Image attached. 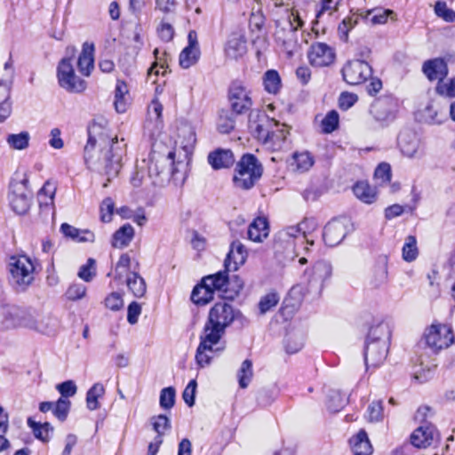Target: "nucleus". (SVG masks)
Here are the masks:
<instances>
[{"label":"nucleus","mask_w":455,"mask_h":455,"mask_svg":"<svg viewBox=\"0 0 455 455\" xmlns=\"http://www.w3.org/2000/svg\"><path fill=\"white\" fill-rule=\"evenodd\" d=\"M176 392L172 387H164L160 394V406L163 409L170 410L175 403Z\"/></svg>","instance_id":"nucleus-51"},{"label":"nucleus","mask_w":455,"mask_h":455,"mask_svg":"<svg viewBox=\"0 0 455 455\" xmlns=\"http://www.w3.org/2000/svg\"><path fill=\"white\" fill-rule=\"evenodd\" d=\"M238 311L228 302L216 303L209 312L208 320L204 327L203 334L208 337L209 340H220L226 329L236 318Z\"/></svg>","instance_id":"nucleus-3"},{"label":"nucleus","mask_w":455,"mask_h":455,"mask_svg":"<svg viewBox=\"0 0 455 455\" xmlns=\"http://www.w3.org/2000/svg\"><path fill=\"white\" fill-rule=\"evenodd\" d=\"M247 52L246 40L243 36L232 34L225 46V53L228 58L237 60Z\"/></svg>","instance_id":"nucleus-23"},{"label":"nucleus","mask_w":455,"mask_h":455,"mask_svg":"<svg viewBox=\"0 0 455 455\" xmlns=\"http://www.w3.org/2000/svg\"><path fill=\"white\" fill-rule=\"evenodd\" d=\"M38 318H40V323H36L34 322V331L45 333L50 331L53 328L54 320L51 315L38 314Z\"/></svg>","instance_id":"nucleus-53"},{"label":"nucleus","mask_w":455,"mask_h":455,"mask_svg":"<svg viewBox=\"0 0 455 455\" xmlns=\"http://www.w3.org/2000/svg\"><path fill=\"white\" fill-rule=\"evenodd\" d=\"M374 178L379 181V184H385L390 181L391 167L387 163H381L378 165L374 172Z\"/></svg>","instance_id":"nucleus-57"},{"label":"nucleus","mask_w":455,"mask_h":455,"mask_svg":"<svg viewBox=\"0 0 455 455\" xmlns=\"http://www.w3.org/2000/svg\"><path fill=\"white\" fill-rule=\"evenodd\" d=\"M308 277V284L319 291L323 289V283L331 275V266L324 260L317 261L309 272H306Z\"/></svg>","instance_id":"nucleus-16"},{"label":"nucleus","mask_w":455,"mask_h":455,"mask_svg":"<svg viewBox=\"0 0 455 455\" xmlns=\"http://www.w3.org/2000/svg\"><path fill=\"white\" fill-rule=\"evenodd\" d=\"M303 20L298 14L291 13L290 20L287 23V28H279L277 24V29L275 33V40L281 42L285 50L289 52H291L290 49L291 43L294 41V32L303 26Z\"/></svg>","instance_id":"nucleus-14"},{"label":"nucleus","mask_w":455,"mask_h":455,"mask_svg":"<svg viewBox=\"0 0 455 455\" xmlns=\"http://www.w3.org/2000/svg\"><path fill=\"white\" fill-rule=\"evenodd\" d=\"M439 439V433L435 427L425 422L416 428L411 435V443L417 448H427Z\"/></svg>","instance_id":"nucleus-13"},{"label":"nucleus","mask_w":455,"mask_h":455,"mask_svg":"<svg viewBox=\"0 0 455 455\" xmlns=\"http://www.w3.org/2000/svg\"><path fill=\"white\" fill-rule=\"evenodd\" d=\"M152 425L154 430L157 433V443L161 444L163 442L162 436L165 430L171 427L170 419L167 416L161 414L157 417L152 418Z\"/></svg>","instance_id":"nucleus-47"},{"label":"nucleus","mask_w":455,"mask_h":455,"mask_svg":"<svg viewBox=\"0 0 455 455\" xmlns=\"http://www.w3.org/2000/svg\"><path fill=\"white\" fill-rule=\"evenodd\" d=\"M86 295V286L82 283L71 284L67 291L66 296L68 300H78L83 299Z\"/></svg>","instance_id":"nucleus-55"},{"label":"nucleus","mask_w":455,"mask_h":455,"mask_svg":"<svg viewBox=\"0 0 455 455\" xmlns=\"http://www.w3.org/2000/svg\"><path fill=\"white\" fill-rule=\"evenodd\" d=\"M58 391L63 397H69L76 395L77 387L74 381L67 380L57 386Z\"/></svg>","instance_id":"nucleus-64"},{"label":"nucleus","mask_w":455,"mask_h":455,"mask_svg":"<svg viewBox=\"0 0 455 455\" xmlns=\"http://www.w3.org/2000/svg\"><path fill=\"white\" fill-rule=\"evenodd\" d=\"M200 339L201 341L196 354V361L201 368H204L210 364L212 357L211 354L214 352L213 346L217 345L220 341L217 339L209 340L208 337L204 334L201 335ZM221 350H223V347L215 349V351Z\"/></svg>","instance_id":"nucleus-19"},{"label":"nucleus","mask_w":455,"mask_h":455,"mask_svg":"<svg viewBox=\"0 0 455 455\" xmlns=\"http://www.w3.org/2000/svg\"><path fill=\"white\" fill-rule=\"evenodd\" d=\"M293 158L296 162L297 169L301 172L308 171L314 164V157L308 151L295 153Z\"/></svg>","instance_id":"nucleus-48"},{"label":"nucleus","mask_w":455,"mask_h":455,"mask_svg":"<svg viewBox=\"0 0 455 455\" xmlns=\"http://www.w3.org/2000/svg\"><path fill=\"white\" fill-rule=\"evenodd\" d=\"M436 92L440 95L455 98V77L448 82H439L436 86Z\"/></svg>","instance_id":"nucleus-59"},{"label":"nucleus","mask_w":455,"mask_h":455,"mask_svg":"<svg viewBox=\"0 0 455 455\" xmlns=\"http://www.w3.org/2000/svg\"><path fill=\"white\" fill-rule=\"evenodd\" d=\"M71 403L69 400L60 397L54 403L53 414L60 421H64L68 414Z\"/></svg>","instance_id":"nucleus-50"},{"label":"nucleus","mask_w":455,"mask_h":455,"mask_svg":"<svg viewBox=\"0 0 455 455\" xmlns=\"http://www.w3.org/2000/svg\"><path fill=\"white\" fill-rule=\"evenodd\" d=\"M263 172L262 164L252 154H245L237 162L233 181L241 189H250L260 179Z\"/></svg>","instance_id":"nucleus-4"},{"label":"nucleus","mask_w":455,"mask_h":455,"mask_svg":"<svg viewBox=\"0 0 455 455\" xmlns=\"http://www.w3.org/2000/svg\"><path fill=\"white\" fill-rule=\"evenodd\" d=\"M105 306L113 311H118L124 307V299L119 292H112L105 299Z\"/></svg>","instance_id":"nucleus-60"},{"label":"nucleus","mask_w":455,"mask_h":455,"mask_svg":"<svg viewBox=\"0 0 455 455\" xmlns=\"http://www.w3.org/2000/svg\"><path fill=\"white\" fill-rule=\"evenodd\" d=\"M115 209V203L110 197L105 198L100 204V219L103 222H110Z\"/></svg>","instance_id":"nucleus-56"},{"label":"nucleus","mask_w":455,"mask_h":455,"mask_svg":"<svg viewBox=\"0 0 455 455\" xmlns=\"http://www.w3.org/2000/svg\"><path fill=\"white\" fill-rule=\"evenodd\" d=\"M235 114L228 110H221L218 121V130L221 133H229L234 130L235 124Z\"/></svg>","instance_id":"nucleus-38"},{"label":"nucleus","mask_w":455,"mask_h":455,"mask_svg":"<svg viewBox=\"0 0 455 455\" xmlns=\"http://www.w3.org/2000/svg\"><path fill=\"white\" fill-rule=\"evenodd\" d=\"M123 148L117 137L111 136L100 124H93L88 129V140L84 147V162L87 167L107 177L103 187L116 178L122 167Z\"/></svg>","instance_id":"nucleus-1"},{"label":"nucleus","mask_w":455,"mask_h":455,"mask_svg":"<svg viewBox=\"0 0 455 455\" xmlns=\"http://www.w3.org/2000/svg\"><path fill=\"white\" fill-rule=\"evenodd\" d=\"M422 70L427 77L431 81L438 80L441 82L448 74L447 64L441 58H435L425 61Z\"/></svg>","instance_id":"nucleus-22"},{"label":"nucleus","mask_w":455,"mask_h":455,"mask_svg":"<svg viewBox=\"0 0 455 455\" xmlns=\"http://www.w3.org/2000/svg\"><path fill=\"white\" fill-rule=\"evenodd\" d=\"M235 162L231 150L218 148L208 155V163L214 170L230 167Z\"/></svg>","instance_id":"nucleus-24"},{"label":"nucleus","mask_w":455,"mask_h":455,"mask_svg":"<svg viewBox=\"0 0 455 455\" xmlns=\"http://www.w3.org/2000/svg\"><path fill=\"white\" fill-rule=\"evenodd\" d=\"M246 258L247 251L243 244L239 241H234L224 262L226 269L228 271L236 270L240 265L245 262Z\"/></svg>","instance_id":"nucleus-20"},{"label":"nucleus","mask_w":455,"mask_h":455,"mask_svg":"<svg viewBox=\"0 0 455 455\" xmlns=\"http://www.w3.org/2000/svg\"><path fill=\"white\" fill-rule=\"evenodd\" d=\"M369 421H379L383 418V406L381 401H373L367 409Z\"/></svg>","instance_id":"nucleus-58"},{"label":"nucleus","mask_w":455,"mask_h":455,"mask_svg":"<svg viewBox=\"0 0 455 455\" xmlns=\"http://www.w3.org/2000/svg\"><path fill=\"white\" fill-rule=\"evenodd\" d=\"M213 299V292L212 290L205 285V283L202 281V283L196 285L191 293V300L195 304L198 305H205L210 302Z\"/></svg>","instance_id":"nucleus-36"},{"label":"nucleus","mask_w":455,"mask_h":455,"mask_svg":"<svg viewBox=\"0 0 455 455\" xmlns=\"http://www.w3.org/2000/svg\"><path fill=\"white\" fill-rule=\"evenodd\" d=\"M28 425L31 427L34 435L43 442H48L50 432L53 431V427L50 423L44 424L34 421L31 418L28 419Z\"/></svg>","instance_id":"nucleus-37"},{"label":"nucleus","mask_w":455,"mask_h":455,"mask_svg":"<svg viewBox=\"0 0 455 455\" xmlns=\"http://www.w3.org/2000/svg\"><path fill=\"white\" fill-rule=\"evenodd\" d=\"M435 12L438 17L443 18L445 21L451 22L455 20V12L448 8L445 2H436Z\"/></svg>","instance_id":"nucleus-54"},{"label":"nucleus","mask_w":455,"mask_h":455,"mask_svg":"<svg viewBox=\"0 0 455 455\" xmlns=\"http://www.w3.org/2000/svg\"><path fill=\"white\" fill-rule=\"evenodd\" d=\"M372 75V68L368 62L354 60L347 61L342 68L344 81L350 85L364 83Z\"/></svg>","instance_id":"nucleus-10"},{"label":"nucleus","mask_w":455,"mask_h":455,"mask_svg":"<svg viewBox=\"0 0 455 455\" xmlns=\"http://www.w3.org/2000/svg\"><path fill=\"white\" fill-rule=\"evenodd\" d=\"M93 52L94 45L92 44L86 42L83 44L82 52L77 60V67L80 73L85 76H89L94 68Z\"/></svg>","instance_id":"nucleus-26"},{"label":"nucleus","mask_w":455,"mask_h":455,"mask_svg":"<svg viewBox=\"0 0 455 455\" xmlns=\"http://www.w3.org/2000/svg\"><path fill=\"white\" fill-rule=\"evenodd\" d=\"M197 383L196 379L189 381L188 386L185 387L182 397L184 402L189 406H193L195 403V395L196 391Z\"/></svg>","instance_id":"nucleus-62"},{"label":"nucleus","mask_w":455,"mask_h":455,"mask_svg":"<svg viewBox=\"0 0 455 455\" xmlns=\"http://www.w3.org/2000/svg\"><path fill=\"white\" fill-rule=\"evenodd\" d=\"M355 196L365 204H372L376 201L377 192L365 181H358L353 187Z\"/></svg>","instance_id":"nucleus-32"},{"label":"nucleus","mask_w":455,"mask_h":455,"mask_svg":"<svg viewBox=\"0 0 455 455\" xmlns=\"http://www.w3.org/2000/svg\"><path fill=\"white\" fill-rule=\"evenodd\" d=\"M390 331L387 324H379L369 331L364 348L366 367H377L387 357L390 339Z\"/></svg>","instance_id":"nucleus-2"},{"label":"nucleus","mask_w":455,"mask_h":455,"mask_svg":"<svg viewBox=\"0 0 455 455\" xmlns=\"http://www.w3.org/2000/svg\"><path fill=\"white\" fill-rule=\"evenodd\" d=\"M95 260L93 259H89L85 265H83L79 271L78 276L85 282H90L92 280L95 275Z\"/></svg>","instance_id":"nucleus-61"},{"label":"nucleus","mask_w":455,"mask_h":455,"mask_svg":"<svg viewBox=\"0 0 455 455\" xmlns=\"http://www.w3.org/2000/svg\"><path fill=\"white\" fill-rule=\"evenodd\" d=\"M228 100L231 109L235 115L245 114L252 107L251 92L240 81H235L231 84L228 92Z\"/></svg>","instance_id":"nucleus-9"},{"label":"nucleus","mask_w":455,"mask_h":455,"mask_svg":"<svg viewBox=\"0 0 455 455\" xmlns=\"http://www.w3.org/2000/svg\"><path fill=\"white\" fill-rule=\"evenodd\" d=\"M22 307L16 305H4L0 307V328L12 330L19 328Z\"/></svg>","instance_id":"nucleus-18"},{"label":"nucleus","mask_w":455,"mask_h":455,"mask_svg":"<svg viewBox=\"0 0 455 455\" xmlns=\"http://www.w3.org/2000/svg\"><path fill=\"white\" fill-rule=\"evenodd\" d=\"M391 105L390 100H379L371 105V112L377 120L385 121L392 116Z\"/></svg>","instance_id":"nucleus-35"},{"label":"nucleus","mask_w":455,"mask_h":455,"mask_svg":"<svg viewBox=\"0 0 455 455\" xmlns=\"http://www.w3.org/2000/svg\"><path fill=\"white\" fill-rule=\"evenodd\" d=\"M347 400L339 392L333 390L328 396L327 408L331 412L339 411L346 404Z\"/></svg>","instance_id":"nucleus-49"},{"label":"nucleus","mask_w":455,"mask_h":455,"mask_svg":"<svg viewBox=\"0 0 455 455\" xmlns=\"http://www.w3.org/2000/svg\"><path fill=\"white\" fill-rule=\"evenodd\" d=\"M289 130L283 124L275 121V126L271 130L268 138H267L264 145L274 151L281 150L287 145V136Z\"/></svg>","instance_id":"nucleus-21"},{"label":"nucleus","mask_w":455,"mask_h":455,"mask_svg":"<svg viewBox=\"0 0 455 455\" xmlns=\"http://www.w3.org/2000/svg\"><path fill=\"white\" fill-rule=\"evenodd\" d=\"M56 186L53 182L46 181L37 194L39 207L42 212L50 209L54 212V196L56 193Z\"/></svg>","instance_id":"nucleus-27"},{"label":"nucleus","mask_w":455,"mask_h":455,"mask_svg":"<svg viewBox=\"0 0 455 455\" xmlns=\"http://www.w3.org/2000/svg\"><path fill=\"white\" fill-rule=\"evenodd\" d=\"M128 289L135 297L141 298L147 291L145 280L136 272H130L126 277Z\"/></svg>","instance_id":"nucleus-34"},{"label":"nucleus","mask_w":455,"mask_h":455,"mask_svg":"<svg viewBox=\"0 0 455 455\" xmlns=\"http://www.w3.org/2000/svg\"><path fill=\"white\" fill-rule=\"evenodd\" d=\"M9 269L11 283L18 291H25L34 281L35 266L26 255L12 256Z\"/></svg>","instance_id":"nucleus-5"},{"label":"nucleus","mask_w":455,"mask_h":455,"mask_svg":"<svg viewBox=\"0 0 455 455\" xmlns=\"http://www.w3.org/2000/svg\"><path fill=\"white\" fill-rule=\"evenodd\" d=\"M403 259L407 262H411L416 259L419 254L417 247V240L414 235H409L405 239L403 246Z\"/></svg>","instance_id":"nucleus-43"},{"label":"nucleus","mask_w":455,"mask_h":455,"mask_svg":"<svg viewBox=\"0 0 455 455\" xmlns=\"http://www.w3.org/2000/svg\"><path fill=\"white\" fill-rule=\"evenodd\" d=\"M200 57V50L185 47L180 54V65L183 68H188L195 65Z\"/></svg>","instance_id":"nucleus-45"},{"label":"nucleus","mask_w":455,"mask_h":455,"mask_svg":"<svg viewBox=\"0 0 455 455\" xmlns=\"http://www.w3.org/2000/svg\"><path fill=\"white\" fill-rule=\"evenodd\" d=\"M350 446L355 455H371L372 446L364 430H360L350 441Z\"/></svg>","instance_id":"nucleus-28"},{"label":"nucleus","mask_w":455,"mask_h":455,"mask_svg":"<svg viewBox=\"0 0 455 455\" xmlns=\"http://www.w3.org/2000/svg\"><path fill=\"white\" fill-rule=\"evenodd\" d=\"M133 235V228L130 224H125L114 233L112 245L116 248H124L129 245Z\"/></svg>","instance_id":"nucleus-31"},{"label":"nucleus","mask_w":455,"mask_h":455,"mask_svg":"<svg viewBox=\"0 0 455 455\" xmlns=\"http://www.w3.org/2000/svg\"><path fill=\"white\" fill-rule=\"evenodd\" d=\"M308 59L313 66L326 67L334 61L335 52L328 44L324 43H315L310 47Z\"/></svg>","instance_id":"nucleus-15"},{"label":"nucleus","mask_w":455,"mask_h":455,"mask_svg":"<svg viewBox=\"0 0 455 455\" xmlns=\"http://www.w3.org/2000/svg\"><path fill=\"white\" fill-rule=\"evenodd\" d=\"M57 77L60 87L69 92H82L86 88L84 79L77 76L72 63V58H63L57 68Z\"/></svg>","instance_id":"nucleus-6"},{"label":"nucleus","mask_w":455,"mask_h":455,"mask_svg":"<svg viewBox=\"0 0 455 455\" xmlns=\"http://www.w3.org/2000/svg\"><path fill=\"white\" fill-rule=\"evenodd\" d=\"M29 133L28 132H21L18 134H9L6 141L11 148L17 150H22L28 147Z\"/></svg>","instance_id":"nucleus-44"},{"label":"nucleus","mask_w":455,"mask_h":455,"mask_svg":"<svg viewBox=\"0 0 455 455\" xmlns=\"http://www.w3.org/2000/svg\"><path fill=\"white\" fill-rule=\"evenodd\" d=\"M130 264V256L127 253L122 254L116 266V278L121 279L123 274L129 269Z\"/></svg>","instance_id":"nucleus-63"},{"label":"nucleus","mask_w":455,"mask_h":455,"mask_svg":"<svg viewBox=\"0 0 455 455\" xmlns=\"http://www.w3.org/2000/svg\"><path fill=\"white\" fill-rule=\"evenodd\" d=\"M248 238L253 242H262L268 235V223L265 218L255 219L248 227Z\"/></svg>","instance_id":"nucleus-29"},{"label":"nucleus","mask_w":455,"mask_h":455,"mask_svg":"<svg viewBox=\"0 0 455 455\" xmlns=\"http://www.w3.org/2000/svg\"><path fill=\"white\" fill-rule=\"evenodd\" d=\"M128 86L124 81L118 80L115 90L114 106L118 113H124L128 107Z\"/></svg>","instance_id":"nucleus-33"},{"label":"nucleus","mask_w":455,"mask_h":455,"mask_svg":"<svg viewBox=\"0 0 455 455\" xmlns=\"http://www.w3.org/2000/svg\"><path fill=\"white\" fill-rule=\"evenodd\" d=\"M392 15H394V12L391 10L374 9L368 11L363 18L366 22L376 25L386 23L388 17Z\"/></svg>","instance_id":"nucleus-41"},{"label":"nucleus","mask_w":455,"mask_h":455,"mask_svg":"<svg viewBox=\"0 0 455 455\" xmlns=\"http://www.w3.org/2000/svg\"><path fill=\"white\" fill-rule=\"evenodd\" d=\"M253 376L252 363L251 360L246 359L242 363V365L237 372L239 387L246 388Z\"/></svg>","instance_id":"nucleus-42"},{"label":"nucleus","mask_w":455,"mask_h":455,"mask_svg":"<svg viewBox=\"0 0 455 455\" xmlns=\"http://www.w3.org/2000/svg\"><path fill=\"white\" fill-rule=\"evenodd\" d=\"M105 389L102 384H94L87 392L86 403L90 411H95L100 407L98 398L104 395Z\"/></svg>","instance_id":"nucleus-40"},{"label":"nucleus","mask_w":455,"mask_h":455,"mask_svg":"<svg viewBox=\"0 0 455 455\" xmlns=\"http://www.w3.org/2000/svg\"><path fill=\"white\" fill-rule=\"evenodd\" d=\"M452 329L446 324H432L425 332L427 345L435 352L447 348L454 342Z\"/></svg>","instance_id":"nucleus-8"},{"label":"nucleus","mask_w":455,"mask_h":455,"mask_svg":"<svg viewBox=\"0 0 455 455\" xmlns=\"http://www.w3.org/2000/svg\"><path fill=\"white\" fill-rule=\"evenodd\" d=\"M263 84L267 92L277 93L281 88V78L277 71L267 70L264 75Z\"/></svg>","instance_id":"nucleus-39"},{"label":"nucleus","mask_w":455,"mask_h":455,"mask_svg":"<svg viewBox=\"0 0 455 455\" xmlns=\"http://www.w3.org/2000/svg\"><path fill=\"white\" fill-rule=\"evenodd\" d=\"M280 300L279 294L275 291H270L262 296L259 302V309L260 315H265L267 312L275 307Z\"/></svg>","instance_id":"nucleus-46"},{"label":"nucleus","mask_w":455,"mask_h":455,"mask_svg":"<svg viewBox=\"0 0 455 455\" xmlns=\"http://www.w3.org/2000/svg\"><path fill=\"white\" fill-rule=\"evenodd\" d=\"M351 222L347 218L333 219L324 227L323 238L329 246L340 243L350 231Z\"/></svg>","instance_id":"nucleus-11"},{"label":"nucleus","mask_w":455,"mask_h":455,"mask_svg":"<svg viewBox=\"0 0 455 455\" xmlns=\"http://www.w3.org/2000/svg\"><path fill=\"white\" fill-rule=\"evenodd\" d=\"M207 287L214 293L215 291L226 293L228 285V275L227 271H220L214 275L205 276L202 280Z\"/></svg>","instance_id":"nucleus-30"},{"label":"nucleus","mask_w":455,"mask_h":455,"mask_svg":"<svg viewBox=\"0 0 455 455\" xmlns=\"http://www.w3.org/2000/svg\"><path fill=\"white\" fill-rule=\"evenodd\" d=\"M4 76L0 79V114L2 113V108L7 105L9 107L10 116L12 113V102L10 101L11 89L15 73L12 55H10L9 60L4 63Z\"/></svg>","instance_id":"nucleus-12"},{"label":"nucleus","mask_w":455,"mask_h":455,"mask_svg":"<svg viewBox=\"0 0 455 455\" xmlns=\"http://www.w3.org/2000/svg\"><path fill=\"white\" fill-rule=\"evenodd\" d=\"M28 180H13L10 184L9 203L17 214H26L31 205L32 195L28 188Z\"/></svg>","instance_id":"nucleus-7"},{"label":"nucleus","mask_w":455,"mask_h":455,"mask_svg":"<svg viewBox=\"0 0 455 455\" xmlns=\"http://www.w3.org/2000/svg\"><path fill=\"white\" fill-rule=\"evenodd\" d=\"M275 126V120L269 118L267 115L257 116V120H252L251 116L249 120V127L252 134L264 144L272 129Z\"/></svg>","instance_id":"nucleus-17"},{"label":"nucleus","mask_w":455,"mask_h":455,"mask_svg":"<svg viewBox=\"0 0 455 455\" xmlns=\"http://www.w3.org/2000/svg\"><path fill=\"white\" fill-rule=\"evenodd\" d=\"M398 144L405 156L413 157L418 151L419 141L415 132L406 130L399 134Z\"/></svg>","instance_id":"nucleus-25"},{"label":"nucleus","mask_w":455,"mask_h":455,"mask_svg":"<svg viewBox=\"0 0 455 455\" xmlns=\"http://www.w3.org/2000/svg\"><path fill=\"white\" fill-rule=\"evenodd\" d=\"M339 125V114L335 110L330 111L322 121L323 132L331 133L337 129Z\"/></svg>","instance_id":"nucleus-52"}]
</instances>
